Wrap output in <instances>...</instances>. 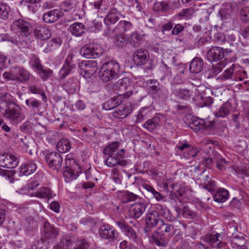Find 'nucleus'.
I'll return each instance as SVG.
<instances>
[{"label":"nucleus","instance_id":"49530a36","mask_svg":"<svg viewBox=\"0 0 249 249\" xmlns=\"http://www.w3.org/2000/svg\"><path fill=\"white\" fill-rule=\"evenodd\" d=\"M137 197L138 196L134 193L126 191L123 193L121 199L122 202L126 203L129 201H134Z\"/></svg>","mask_w":249,"mask_h":249},{"label":"nucleus","instance_id":"2f4dec72","mask_svg":"<svg viewBox=\"0 0 249 249\" xmlns=\"http://www.w3.org/2000/svg\"><path fill=\"white\" fill-rule=\"evenodd\" d=\"M76 4V0H66L61 3L60 8L65 12H72L75 10Z\"/></svg>","mask_w":249,"mask_h":249},{"label":"nucleus","instance_id":"a878e982","mask_svg":"<svg viewBox=\"0 0 249 249\" xmlns=\"http://www.w3.org/2000/svg\"><path fill=\"white\" fill-rule=\"evenodd\" d=\"M119 15L118 11L116 9H112L105 18L104 21L107 25L114 24L119 20Z\"/></svg>","mask_w":249,"mask_h":249},{"label":"nucleus","instance_id":"72a5a7b5","mask_svg":"<svg viewBox=\"0 0 249 249\" xmlns=\"http://www.w3.org/2000/svg\"><path fill=\"white\" fill-rule=\"evenodd\" d=\"M232 8L230 4H227L223 6L219 11V15L223 20H227L231 18L232 13Z\"/></svg>","mask_w":249,"mask_h":249},{"label":"nucleus","instance_id":"9b49d317","mask_svg":"<svg viewBox=\"0 0 249 249\" xmlns=\"http://www.w3.org/2000/svg\"><path fill=\"white\" fill-rule=\"evenodd\" d=\"M184 154L185 158L189 159L196 156L199 153V149L197 147L191 146L189 144L185 143L178 144L176 147Z\"/></svg>","mask_w":249,"mask_h":249},{"label":"nucleus","instance_id":"8fccbe9b","mask_svg":"<svg viewBox=\"0 0 249 249\" xmlns=\"http://www.w3.org/2000/svg\"><path fill=\"white\" fill-rule=\"evenodd\" d=\"M119 104L120 103L117 99L111 98L104 104V108L107 110H111L118 107Z\"/></svg>","mask_w":249,"mask_h":249},{"label":"nucleus","instance_id":"a211bd4d","mask_svg":"<svg viewBox=\"0 0 249 249\" xmlns=\"http://www.w3.org/2000/svg\"><path fill=\"white\" fill-rule=\"evenodd\" d=\"M145 220L146 224L148 226L155 227H158L162 220L160 218L159 213L156 209L147 214Z\"/></svg>","mask_w":249,"mask_h":249},{"label":"nucleus","instance_id":"7ed1b4c3","mask_svg":"<svg viewBox=\"0 0 249 249\" xmlns=\"http://www.w3.org/2000/svg\"><path fill=\"white\" fill-rule=\"evenodd\" d=\"M222 235L220 233L208 234L203 237V240L206 244L200 242L199 244L200 248L209 249V247L212 248H222L225 246V243L222 242Z\"/></svg>","mask_w":249,"mask_h":249},{"label":"nucleus","instance_id":"338daca9","mask_svg":"<svg viewBox=\"0 0 249 249\" xmlns=\"http://www.w3.org/2000/svg\"><path fill=\"white\" fill-rule=\"evenodd\" d=\"M160 71L163 72L164 78H170L171 76V70L166 64H163L160 67Z\"/></svg>","mask_w":249,"mask_h":249},{"label":"nucleus","instance_id":"e2e57ef3","mask_svg":"<svg viewBox=\"0 0 249 249\" xmlns=\"http://www.w3.org/2000/svg\"><path fill=\"white\" fill-rule=\"evenodd\" d=\"M25 104L29 107L33 108V109H38L41 106V103L34 98L26 99L25 100Z\"/></svg>","mask_w":249,"mask_h":249},{"label":"nucleus","instance_id":"20e7f679","mask_svg":"<svg viewBox=\"0 0 249 249\" xmlns=\"http://www.w3.org/2000/svg\"><path fill=\"white\" fill-rule=\"evenodd\" d=\"M12 31L19 32L21 36H28L32 32L31 23L21 18L15 20L11 25Z\"/></svg>","mask_w":249,"mask_h":249},{"label":"nucleus","instance_id":"c03bdc74","mask_svg":"<svg viewBox=\"0 0 249 249\" xmlns=\"http://www.w3.org/2000/svg\"><path fill=\"white\" fill-rule=\"evenodd\" d=\"M157 229L160 231V232L162 234L170 233L173 230V226L170 224L165 223L164 221L162 220L157 227Z\"/></svg>","mask_w":249,"mask_h":249},{"label":"nucleus","instance_id":"79ce46f5","mask_svg":"<svg viewBox=\"0 0 249 249\" xmlns=\"http://www.w3.org/2000/svg\"><path fill=\"white\" fill-rule=\"evenodd\" d=\"M133 27L132 24L128 21L121 20L117 26L120 32H127L130 30Z\"/></svg>","mask_w":249,"mask_h":249},{"label":"nucleus","instance_id":"13d9d810","mask_svg":"<svg viewBox=\"0 0 249 249\" xmlns=\"http://www.w3.org/2000/svg\"><path fill=\"white\" fill-rule=\"evenodd\" d=\"M30 64L32 68L35 69V71L37 72L39 70L43 67L40 63L39 58L33 56L31 58Z\"/></svg>","mask_w":249,"mask_h":249},{"label":"nucleus","instance_id":"f8f14e48","mask_svg":"<svg viewBox=\"0 0 249 249\" xmlns=\"http://www.w3.org/2000/svg\"><path fill=\"white\" fill-rule=\"evenodd\" d=\"M149 53L146 49H140L136 50L133 56V59L136 65L141 66L144 65L148 61Z\"/></svg>","mask_w":249,"mask_h":249},{"label":"nucleus","instance_id":"864d4df0","mask_svg":"<svg viewBox=\"0 0 249 249\" xmlns=\"http://www.w3.org/2000/svg\"><path fill=\"white\" fill-rule=\"evenodd\" d=\"M234 72V66L232 65L231 67L225 70L224 72L220 75V78L222 80H226L228 79H232L233 74Z\"/></svg>","mask_w":249,"mask_h":249},{"label":"nucleus","instance_id":"ddd939ff","mask_svg":"<svg viewBox=\"0 0 249 249\" xmlns=\"http://www.w3.org/2000/svg\"><path fill=\"white\" fill-rule=\"evenodd\" d=\"M116 225L120 228L121 231L124 232L130 240L134 242L137 240V234L134 230L130 226L124 222L117 221Z\"/></svg>","mask_w":249,"mask_h":249},{"label":"nucleus","instance_id":"2eb2a0df","mask_svg":"<svg viewBox=\"0 0 249 249\" xmlns=\"http://www.w3.org/2000/svg\"><path fill=\"white\" fill-rule=\"evenodd\" d=\"M224 56V50L220 47H213L207 53V57L210 61H217L223 58Z\"/></svg>","mask_w":249,"mask_h":249},{"label":"nucleus","instance_id":"4468645a","mask_svg":"<svg viewBox=\"0 0 249 249\" xmlns=\"http://www.w3.org/2000/svg\"><path fill=\"white\" fill-rule=\"evenodd\" d=\"M146 206L143 203H135L129 209V214L132 218H139L145 211Z\"/></svg>","mask_w":249,"mask_h":249},{"label":"nucleus","instance_id":"c9c22d12","mask_svg":"<svg viewBox=\"0 0 249 249\" xmlns=\"http://www.w3.org/2000/svg\"><path fill=\"white\" fill-rule=\"evenodd\" d=\"M194 13V10L192 8L183 9L174 17L178 18L179 20L183 18L189 19L191 18Z\"/></svg>","mask_w":249,"mask_h":249},{"label":"nucleus","instance_id":"774afa93","mask_svg":"<svg viewBox=\"0 0 249 249\" xmlns=\"http://www.w3.org/2000/svg\"><path fill=\"white\" fill-rule=\"evenodd\" d=\"M11 100V96L8 93H1L0 94V104H4L7 106V103Z\"/></svg>","mask_w":249,"mask_h":249},{"label":"nucleus","instance_id":"603ef678","mask_svg":"<svg viewBox=\"0 0 249 249\" xmlns=\"http://www.w3.org/2000/svg\"><path fill=\"white\" fill-rule=\"evenodd\" d=\"M72 243L70 238L68 236H65L61 238L59 246L62 249H69Z\"/></svg>","mask_w":249,"mask_h":249},{"label":"nucleus","instance_id":"5fc2aeb1","mask_svg":"<svg viewBox=\"0 0 249 249\" xmlns=\"http://www.w3.org/2000/svg\"><path fill=\"white\" fill-rule=\"evenodd\" d=\"M192 95V92L187 89H179V90L177 92L178 96L183 100H187L191 97Z\"/></svg>","mask_w":249,"mask_h":249},{"label":"nucleus","instance_id":"4be33fe9","mask_svg":"<svg viewBox=\"0 0 249 249\" xmlns=\"http://www.w3.org/2000/svg\"><path fill=\"white\" fill-rule=\"evenodd\" d=\"M61 17L60 12L56 9L50 10L43 16V19L46 23H53L56 21Z\"/></svg>","mask_w":249,"mask_h":249},{"label":"nucleus","instance_id":"bb28decb","mask_svg":"<svg viewBox=\"0 0 249 249\" xmlns=\"http://www.w3.org/2000/svg\"><path fill=\"white\" fill-rule=\"evenodd\" d=\"M36 164L32 161L22 165L20 167V173L22 175L28 176L33 173L36 170Z\"/></svg>","mask_w":249,"mask_h":249},{"label":"nucleus","instance_id":"f704fd0d","mask_svg":"<svg viewBox=\"0 0 249 249\" xmlns=\"http://www.w3.org/2000/svg\"><path fill=\"white\" fill-rule=\"evenodd\" d=\"M34 196L39 198H47L48 199L53 197L51 190L49 188L46 187L39 188L34 193Z\"/></svg>","mask_w":249,"mask_h":249},{"label":"nucleus","instance_id":"4c0bfd02","mask_svg":"<svg viewBox=\"0 0 249 249\" xmlns=\"http://www.w3.org/2000/svg\"><path fill=\"white\" fill-rule=\"evenodd\" d=\"M120 143L115 142L108 145L104 149V154L105 155H118V148Z\"/></svg>","mask_w":249,"mask_h":249},{"label":"nucleus","instance_id":"f3484780","mask_svg":"<svg viewBox=\"0 0 249 249\" xmlns=\"http://www.w3.org/2000/svg\"><path fill=\"white\" fill-rule=\"evenodd\" d=\"M180 204H177L175 206V209L176 212L178 213V216H179L180 215L186 218L192 219L193 218L196 214L194 212L191 211L189 208L180 202Z\"/></svg>","mask_w":249,"mask_h":249},{"label":"nucleus","instance_id":"412c9836","mask_svg":"<svg viewBox=\"0 0 249 249\" xmlns=\"http://www.w3.org/2000/svg\"><path fill=\"white\" fill-rule=\"evenodd\" d=\"M156 209L160 216L163 217L170 222L175 220V217L172 215L170 211L166 206L157 204Z\"/></svg>","mask_w":249,"mask_h":249},{"label":"nucleus","instance_id":"0e129e2a","mask_svg":"<svg viewBox=\"0 0 249 249\" xmlns=\"http://www.w3.org/2000/svg\"><path fill=\"white\" fill-rule=\"evenodd\" d=\"M128 83L129 80L126 78H124L119 80L116 83V86L121 90H126L127 89Z\"/></svg>","mask_w":249,"mask_h":249},{"label":"nucleus","instance_id":"f257e3e1","mask_svg":"<svg viewBox=\"0 0 249 249\" xmlns=\"http://www.w3.org/2000/svg\"><path fill=\"white\" fill-rule=\"evenodd\" d=\"M119 64L115 60L104 63L100 69V78L104 82L117 79L121 75Z\"/></svg>","mask_w":249,"mask_h":249},{"label":"nucleus","instance_id":"39448f33","mask_svg":"<svg viewBox=\"0 0 249 249\" xmlns=\"http://www.w3.org/2000/svg\"><path fill=\"white\" fill-rule=\"evenodd\" d=\"M80 53L87 58H95L102 53V50L98 44H89L83 46L80 49Z\"/></svg>","mask_w":249,"mask_h":249},{"label":"nucleus","instance_id":"bf43d9fd","mask_svg":"<svg viewBox=\"0 0 249 249\" xmlns=\"http://www.w3.org/2000/svg\"><path fill=\"white\" fill-rule=\"evenodd\" d=\"M151 239L153 242L157 246L165 247L166 245V243L160 237L159 235L157 232L152 234Z\"/></svg>","mask_w":249,"mask_h":249},{"label":"nucleus","instance_id":"de8ad7c7","mask_svg":"<svg viewBox=\"0 0 249 249\" xmlns=\"http://www.w3.org/2000/svg\"><path fill=\"white\" fill-rule=\"evenodd\" d=\"M127 41L125 35L123 34L115 35L114 42L118 46L123 47L127 43Z\"/></svg>","mask_w":249,"mask_h":249},{"label":"nucleus","instance_id":"a18cd8bd","mask_svg":"<svg viewBox=\"0 0 249 249\" xmlns=\"http://www.w3.org/2000/svg\"><path fill=\"white\" fill-rule=\"evenodd\" d=\"M108 157L106 160V164L108 167H114L118 164L119 158L118 155H108Z\"/></svg>","mask_w":249,"mask_h":249},{"label":"nucleus","instance_id":"69168bd1","mask_svg":"<svg viewBox=\"0 0 249 249\" xmlns=\"http://www.w3.org/2000/svg\"><path fill=\"white\" fill-rule=\"evenodd\" d=\"M230 162L225 159L221 158L216 161V166L220 170L223 171L229 166Z\"/></svg>","mask_w":249,"mask_h":249},{"label":"nucleus","instance_id":"052dcab7","mask_svg":"<svg viewBox=\"0 0 249 249\" xmlns=\"http://www.w3.org/2000/svg\"><path fill=\"white\" fill-rule=\"evenodd\" d=\"M71 70L72 69L70 68V66H68L67 65H63L58 73L59 78L60 79H64L69 74Z\"/></svg>","mask_w":249,"mask_h":249},{"label":"nucleus","instance_id":"9d476101","mask_svg":"<svg viewBox=\"0 0 249 249\" xmlns=\"http://www.w3.org/2000/svg\"><path fill=\"white\" fill-rule=\"evenodd\" d=\"M18 160L14 155L3 154L0 155V166L7 168H14L18 164Z\"/></svg>","mask_w":249,"mask_h":249},{"label":"nucleus","instance_id":"6ab92c4d","mask_svg":"<svg viewBox=\"0 0 249 249\" xmlns=\"http://www.w3.org/2000/svg\"><path fill=\"white\" fill-rule=\"evenodd\" d=\"M233 110L234 108L232 107L231 103L229 101H227L219 108L214 111V114L216 117L224 118L228 116Z\"/></svg>","mask_w":249,"mask_h":249},{"label":"nucleus","instance_id":"37998d69","mask_svg":"<svg viewBox=\"0 0 249 249\" xmlns=\"http://www.w3.org/2000/svg\"><path fill=\"white\" fill-rule=\"evenodd\" d=\"M63 176L68 178L74 179L78 176V172L74 170L73 168L65 167L63 172Z\"/></svg>","mask_w":249,"mask_h":249},{"label":"nucleus","instance_id":"c756f323","mask_svg":"<svg viewBox=\"0 0 249 249\" xmlns=\"http://www.w3.org/2000/svg\"><path fill=\"white\" fill-rule=\"evenodd\" d=\"M70 30L72 35H74L76 36H79L84 33L85 31V26L82 23L75 22L70 26Z\"/></svg>","mask_w":249,"mask_h":249},{"label":"nucleus","instance_id":"58836bf2","mask_svg":"<svg viewBox=\"0 0 249 249\" xmlns=\"http://www.w3.org/2000/svg\"><path fill=\"white\" fill-rule=\"evenodd\" d=\"M148 90L153 94L155 92L160 91V84L156 80L150 79L147 81Z\"/></svg>","mask_w":249,"mask_h":249},{"label":"nucleus","instance_id":"aec40b11","mask_svg":"<svg viewBox=\"0 0 249 249\" xmlns=\"http://www.w3.org/2000/svg\"><path fill=\"white\" fill-rule=\"evenodd\" d=\"M34 33L36 38L43 40L48 39L51 36V32L50 30L41 25L36 27Z\"/></svg>","mask_w":249,"mask_h":249},{"label":"nucleus","instance_id":"6e6552de","mask_svg":"<svg viewBox=\"0 0 249 249\" xmlns=\"http://www.w3.org/2000/svg\"><path fill=\"white\" fill-rule=\"evenodd\" d=\"M2 112L3 117L13 123H19L23 119L24 117L17 108L13 107H7Z\"/></svg>","mask_w":249,"mask_h":249},{"label":"nucleus","instance_id":"b1692460","mask_svg":"<svg viewBox=\"0 0 249 249\" xmlns=\"http://www.w3.org/2000/svg\"><path fill=\"white\" fill-rule=\"evenodd\" d=\"M43 231L45 236L48 239L55 238L58 232L57 229L51 226L48 222L44 224Z\"/></svg>","mask_w":249,"mask_h":249},{"label":"nucleus","instance_id":"09e8293b","mask_svg":"<svg viewBox=\"0 0 249 249\" xmlns=\"http://www.w3.org/2000/svg\"><path fill=\"white\" fill-rule=\"evenodd\" d=\"M77 80L75 78L70 79L65 83L64 86L67 90L72 93L75 91L77 87Z\"/></svg>","mask_w":249,"mask_h":249},{"label":"nucleus","instance_id":"e433bc0d","mask_svg":"<svg viewBox=\"0 0 249 249\" xmlns=\"http://www.w3.org/2000/svg\"><path fill=\"white\" fill-rule=\"evenodd\" d=\"M11 13L10 7L6 3H0V19L3 20H8Z\"/></svg>","mask_w":249,"mask_h":249},{"label":"nucleus","instance_id":"4d7b16f0","mask_svg":"<svg viewBox=\"0 0 249 249\" xmlns=\"http://www.w3.org/2000/svg\"><path fill=\"white\" fill-rule=\"evenodd\" d=\"M89 245L88 242L84 239L77 240L73 249H88Z\"/></svg>","mask_w":249,"mask_h":249},{"label":"nucleus","instance_id":"c85d7f7f","mask_svg":"<svg viewBox=\"0 0 249 249\" xmlns=\"http://www.w3.org/2000/svg\"><path fill=\"white\" fill-rule=\"evenodd\" d=\"M62 44V40L59 37L53 38L50 40L44 49V51L46 53L52 52L60 47Z\"/></svg>","mask_w":249,"mask_h":249},{"label":"nucleus","instance_id":"cd10ccee","mask_svg":"<svg viewBox=\"0 0 249 249\" xmlns=\"http://www.w3.org/2000/svg\"><path fill=\"white\" fill-rule=\"evenodd\" d=\"M205 120L199 118H194L189 124V126L197 133L204 129Z\"/></svg>","mask_w":249,"mask_h":249},{"label":"nucleus","instance_id":"ea45409f","mask_svg":"<svg viewBox=\"0 0 249 249\" xmlns=\"http://www.w3.org/2000/svg\"><path fill=\"white\" fill-rule=\"evenodd\" d=\"M37 73L43 81H46L51 77L53 73V71L49 68L44 69L42 67Z\"/></svg>","mask_w":249,"mask_h":249},{"label":"nucleus","instance_id":"a19ab883","mask_svg":"<svg viewBox=\"0 0 249 249\" xmlns=\"http://www.w3.org/2000/svg\"><path fill=\"white\" fill-rule=\"evenodd\" d=\"M15 174V172L13 170H7L0 168V175L10 183L13 182Z\"/></svg>","mask_w":249,"mask_h":249},{"label":"nucleus","instance_id":"393cba45","mask_svg":"<svg viewBox=\"0 0 249 249\" xmlns=\"http://www.w3.org/2000/svg\"><path fill=\"white\" fill-rule=\"evenodd\" d=\"M229 197V192L225 189L220 188L217 190L213 196V199L218 203L225 202Z\"/></svg>","mask_w":249,"mask_h":249},{"label":"nucleus","instance_id":"1a4fd4ad","mask_svg":"<svg viewBox=\"0 0 249 249\" xmlns=\"http://www.w3.org/2000/svg\"><path fill=\"white\" fill-rule=\"evenodd\" d=\"M46 160L49 167L56 170L61 167L63 161V158L60 154L56 152L48 154Z\"/></svg>","mask_w":249,"mask_h":249},{"label":"nucleus","instance_id":"6e6d98bb","mask_svg":"<svg viewBox=\"0 0 249 249\" xmlns=\"http://www.w3.org/2000/svg\"><path fill=\"white\" fill-rule=\"evenodd\" d=\"M240 18L242 22L249 21V7H245L240 11Z\"/></svg>","mask_w":249,"mask_h":249},{"label":"nucleus","instance_id":"dca6fc26","mask_svg":"<svg viewBox=\"0 0 249 249\" xmlns=\"http://www.w3.org/2000/svg\"><path fill=\"white\" fill-rule=\"evenodd\" d=\"M160 116L157 115L147 120L142 126L149 132H153L161 126Z\"/></svg>","mask_w":249,"mask_h":249},{"label":"nucleus","instance_id":"7c9ffc66","mask_svg":"<svg viewBox=\"0 0 249 249\" xmlns=\"http://www.w3.org/2000/svg\"><path fill=\"white\" fill-rule=\"evenodd\" d=\"M200 186L210 192H213L215 189L216 184L214 180L209 179L208 176H205L202 180Z\"/></svg>","mask_w":249,"mask_h":249},{"label":"nucleus","instance_id":"473e14b6","mask_svg":"<svg viewBox=\"0 0 249 249\" xmlns=\"http://www.w3.org/2000/svg\"><path fill=\"white\" fill-rule=\"evenodd\" d=\"M56 147L59 152L66 153L70 150L71 144L68 139H62L57 142Z\"/></svg>","mask_w":249,"mask_h":249},{"label":"nucleus","instance_id":"5701e85b","mask_svg":"<svg viewBox=\"0 0 249 249\" xmlns=\"http://www.w3.org/2000/svg\"><path fill=\"white\" fill-rule=\"evenodd\" d=\"M203 60L200 58L196 57L191 61L189 71L192 73H197L200 72L203 68Z\"/></svg>","mask_w":249,"mask_h":249},{"label":"nucleus","instance_id":"423d86ee","mask_svg":"<svg viewBox=\"0 0 249 249\" xmlns=\"http://www.w3.org/2000/svg\"><path fill=\"white\" fill-rule=\"evenodd\" d=\"M79 67L81 74L85 77H90L97 71L98 66L96 61L93 60L83 61L79 63Z\"/></svg>","mask_w":249,"mask_h":249},{"label":"nucleus","instance_id":"680f3d73","mask_svg":"<svg viewBox=\"0 0 249 249\" xmlns=\"http://www.w3.org/2000/svg\"><path fill=\"white\" fill-rule=\"evenodd\" d=\"M111 177L113 180L118 184H121L122 180V176L119 170L116 168H113L111 171Z\"/></svg>","mask_w":249,"mask_h":249},{"label":"nucleus","instance_id":"3c124183","mask_svg":"<svg viewBox=\"0 0 249 249\" xmlns=\"http://www.w3.org/2000/svg\"><path fill=\"white\" fill-rule=\"evenodd\" d=\"M142 39V36L140 34L137 33H134L129 37V40L133 46L137 47L140 45Z\"/></svg>","mask_w":249,"mask_h":249},{"label":"nucleus","instance_id":"0eeeda50","mask_svg":"<svg viewBox=\"0 0 249 249\" xmlns=\"http://www.w3.org/2000/svg\"><path fill=\"white\" fill-rule=\"evenodd\" d=\"M99 234L100 237L109 241L116 240L118 237L117 231L110 225L103 224L99 230Z\"/></svg>","mask_w":249,"mask_h":249},{"label":"nucleus","instance_id":"f03ea898","mask_svg":"<svg viewBox=\"0 0 249 249\" xmlns=\"http://www.w3.org/2000/svg\"><path fill=\"white\" fill-rule=\"evenodd\" d=\"M3 76L9 80L23 82L29 79L30 73L22 67H15L10 72H4L3 73Z\"/></svg>","mask_w":249,"mask_h":249}]
</instances>
